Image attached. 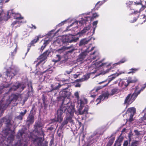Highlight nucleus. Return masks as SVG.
Instances as JSON below:
<instances>
[{"instance_id":"nucleus-1","label":"nucleus","mask_w":146,"mask_h":146,"mask_svg":"<svg viewBox=\"0 0 146 146\" xmlns=\"http://www.w3.org/2000/svg\"><path fill=\"white\" fill-rule=\"evenodd\" d=\"M74 96L77 99L78 104L80 105V108L78 110L79 114L81 115L88 114L89 110V106H86L84 110H82L84 105L88 103L87 100L84 98L79 99L80 97L78 92H76L75 93Z\"/></svg>"},{"instance_id":"nucleus-2","label":"nucleus","mask_w":146,"mask_h":146,"mask_svg":"<svg viewBox=\"0 0 146 146\" xmlns=\"http://www.w3.org/2000/svg\"><path fill=\"white\" fill-rule=\"evenodd\" d=\"M28 137L35 146H42L43 140L42 138L36 137L32 133Z\"/></svg>"},{"instance_id":"nucleus-3","label":"nucleus","mask_w":146,"mask_h":146,"mask_svg":"<svg viewBox=\"0 0 146 146\" xmlns=\"http://www.w3.org/2000/svg\"><path fill=\"white\" fill-rule=\"evenodd\" d=\"M62 38L64 45L70 43L76 42L79 39L78 38H76L72 35H66L63 36Z\"/></svg>"},{"instance_id":"nucleus-4","label":"nucleus","mask_w":146,"mask_h":146,"mask_svg":"<svg viewBox=\"0 0 146 146\" xmlns=\"http://www.w3.org/2000/svg\"><path fill=\"white\" fill-rule=\"evenodd\" d=\"M61 99H58V100L60 101ZM62 99V102L60 107V108L58 110L61 111L62 112V113L63 114L65 111L66 109V107L70 104L71 103L70 102L69 99L67 98H63Z\"/></svg>"},{"instance_id":"nucleus-5","label":"nucleus","mask_w":146,"mask_h":146,"mask_svg":"<svg viewBox=\"0 0 146 146\" xmlns=\"http://www.w3.org/2000/svg\"><path fill=\"white\" fill-rule=\"evenodd\" d=\"M127 113L129 116V118L127 119V121L129 122H131L134 121V119L133 117L136 113V109L134 107L129 108L126 112Z\"/></svg>"},{"instance_id":"nucleus-6","label":"nucleus","mask_w":146,"mask_h":146,"mask_svg":"<svg viewBox=\"0 0 146 146\" xmlns=\"http://www.w3.org/2000/svg\"><path fill=\"white\" fill-rule=\"evenodd\" d=\"M50 53V51L48 50H46L42 54L40 55L38 58V60H40L38 62L36 65V67L37 68L40 63L44 61L47 58L48 56Z\"/></svg>"},{"instance_id":"nucleus-7","label":"nucleus","mask_w":146,"mask_h":146,"mask_svg":"<svg viewBox=\"0 0 146 146\" xmlns=\"http://www.w3.org/2000/svg\"><path fill=\"white\" fill-rule=\"evenodd\" d=\"M137 96L134 92L132 94H128L125 99L124 104H131L135 100Z\"/></svg>"},{"instance_id":"nucleus-8","label":"nucleus","mask_w":146,"mask_h":146,"mask_svg":"<svg viewBox=\"0 0 146 146\" xmlns=\"http://www.w3.org/2000/svg\"><path fill=\"white\" fill-rule=\"evenodd\" d=\"M140 4L142 5V7L141 9H140V10L139 12L134 11V14L135 15L136 14H137V17H135L134 18L133 21V22H135L137 21V18H138L139 16L140 11H141L143 10L146 7V2L145 1H144V0H143V1H141L140 3L139 2L138 3H137V5H139Z\"/></svg>"},{"instance_id":"nucleus-9","label":"nucleus","mask_w":146,"mask_h":146,"mask_svg":"<svg viewBox=\"0 0 146 146\" xmlns=\"http://www.w3.org/2000/svg\"><path fill=\"white\" fill-rule=\"evenodd\" d=\"M60 110H57L56 114L57 116L55 117V119H53L51 120L52 123L58 122L59 123H61L63 120V114L62 113V112L60 111Z\"/></svg>"},{"instance_id":"nucleus-10","label":"nucleus","mask_w":146,"mask_h":146,"mask_svg":"<svg viewBox=\"0 0 146 146\" xmlns=\"http://www.w3.org/2000/svg\"><path fill=\"white\" fill-rule=\"evenodd\" d=\"M55 59L53 60V61L55 62H57L59 61L62 59L63 63L65 62L68 60V58L66 54H64L62 57L60 54H57L55 57Z\"/></svg>"},{"instance_id":"nucleus-11","label":"nucleus","mask_w":146,"mask_h":146,"mask_svg":"<svg viewBox=\"0 0 146 146\" xmlns=\"http://www.w3.org/2000/svg\"><path fill=\"white\" fill-rule=\"evenodd\" d=\"M99 16V15L96 13H95L92 14V17H90L89 16H86L84 17V19H82V21H80V23H81L82 24H84V22L88 21H91L94 20V18H96Z\"/></svg>"},{"instance_id":"nucleus-12","label":"nucleus","mask_w":146,"mask_h":146,"mask_svg":"<svg viewBox=\"0 0 146 146\" xmlns=\"http://www.w3.org/2000/svg\"><path fill=\"white\" fill-rule=\"evenodd\" d=\"M17 71L15 69L12 68H10V69L7 70L6 74L7 77H11V79L17 74Z\"/></svg>"},{"instance_id":"nucleus-13","label":"nucleus","mask_w":146,"mask_h":146,"mask_svg":"<svg viewBox=\"0 0 146 146\" xmlns=\"http://www.w3.org/2000/svg\"><path fill=\"white\" fill-rule=\"evenodd\" d=\"M119 80H120V82L118 83V85L120 87L126 88L130 83L129 80L127 79H121V78H119Z\"/></svg>"},{"instance_id":"nucleus-14","label":"nucleus","mask_w":146,"mask_h":146,"mask_svg":"<svg viewBox=\"0 0 146 146\" xmlns=\"http://www.w3.org/2000/svg\"><path fill=\"white\" fill-rule=\"evenodd\" d=\"M11 10L8 11L7 14H4V15L0 17V22L2 21H7L11 17Z\"/></svg>"},{"instance_id":"nucleus-15","label":"nucleus","mask_w":146,"mask_h":146,"mask_svg":"<svg viewBox=\"0 0 146 146\" xmlns=\"http://www.w3.org/2000/svg\"><path fill=\"white\" fill-rule=\"evenodd\" d=\"M34 116L32 114H29L26 120V124L28 127L30 126L34 122Z\"/></svg>"},{"instance_id":"nucleus-16","label":"nucleus","mask_w":146,"mask_h":146,"mask_svg":"<svg viewBox=\"0 0 146 146\" xmlns=\"http://www.w3.org/2000/svg\"><path fill=\"white\" fill-rule=\"evenodd\" d=\"M125 72H121L118 73L117 74H112L110 76H109V78H108V82L106 84L104 85L103 86L104 87H105L107 86L109 83H110L111 81L113 80L115 78H116L117 76H118L119 75L122 74H124Z\"/></svg>"},{"instance_id":"nucleus-17","label":"nucleus","mask_w":146,"mask_h":146,"mask_svg":"<svg viewBox=\"0 0 146 146\" xmlns=\"http://www.w3.org/2000/svg\"><path fill=\"white\" fill-rule=\"evenodd\" d=\"M66 109L64 112H66L67 113H68L71 114L75 111L74 106L72 105L71 103L66 106Z\"/></svg>"},{"instance_id":"nucleus-18","label":"nucleus","mask_w":146,"mask_h":146,"mask_svg":"<svg viewBox=\"0 0 146 146\" xmlns=\"http://www.w3.org/2000/svg\"><path fill=\"white\" fill-rule=\"evenodd\" d=\"M60 93V94H61V96L58 97V99L66 98L67 97H69L70 96V94L69 92L66 91L65 90L62 91H61Z\"/></svg>"},{"instance_id":"nucleus-19","label":"nucleus","mask_w":146,"mask_h":146,"mask_svg":"<svg viewBox=\"0 0 146 146\" xmlns=\"http://www.w3.org/2000/svg\"><path fill=\"white\" fill-rule=\"evenodd\" d=\"M35 126L36 127L35 130L36 132L40 135L44 136V131L41 128L39 130H38V128H40L42 126V124L40 123H37L36 125Z\"/></svg>"},{"instance_id":"nucleus-20","label":"nucleus","mask_w":146,"mask_h":146,"mask_svg":"<svg viewBox=\"0 0 146 146\" xmlns=\"http://www.w3.org/2000/svg\"><path fill=\"white\" fill-rule=\"evenodd\" d=\"M38 41V38L37 39L36 38H35V39L31 41L30 42L28 45L27 52L26 53V54H27L28 52L29 51L31 47V46H34V44L37 43Z\"/></svg>"},{"instance_id":"nucleus-21","label":"nucleus","mask_w":146,"mask_h":146,"mask_svg":"<svg viewBox=\"0 0 146 146\" xmlns=\"http://www.w3.org/2000/svg\"><path fill=\"white\" fill-rule=\"evenodd\" d=\"M11 17H13L14 19L21 20L23 19V17L21 16L20 14L15 13L13 9H11Z\"/></svg>"},{"instance_id":"nucleus-22","label":"nucleus","mask_w":146,"mask_h":146,"mask_svg":"<svg viewBox=\"0 0 146 146\" xmlns=\"http://www.w3.org/2000/svg\"><path fill=\"white\" fill-rule=\"evenodd\" d=\"M89 52H88L87 51L82 52L78 56V59L80 61L83 60L84 58H85L86 56Z\"/></svg>"},{"instance_id":"nucleus-23","label":"nucleus","mask_w":146,"mask_h":146,"mask_svg":"<svg viewBox=\"0 0 146 146\" xmlns=\"http://www.w3.org/2000/svg\"><path fill=\"white\" fill-rule=\"evenodd\" d=\"M18 98V95L15 94H12L10 96L9 99L7 100V103L9 104H10L11 102L13 100H17Z\"/></svg>"},{"instance_id":"nucleus-24","label":"nucleus","mask_w":146,"mask_h":146,"mask_svg":"<svg viewBox=\"0 0 146 146\" xmlns=\"http://www.w3.org/2000/svg\"><path fill=\"white\" fill-rule=\"evenodd\" d=\"M93 73H89L86 74L83 76V77L81 79L77 80L79 81L82 82L88 80L90 78L91 74H92Z\"/></svg>"},{"instance_id":"nucleus-25","label":"nucleus","mask_w":146,"mask_h":146,"mask_svg":"<svg viewBox=\"0 0 146 146\" xmlns=\"http://www.w3.org/2000/svg\"><path fill=\"white\" fill-rule=\"evenodd\" d=\"M61 86V85L59 83H56L55 84H52L50 86L51 89L50 90V92H51L54 90H58Z\"/></svg>"},{"instance_id":"nucleus-26","label":"nucleus","mask_w":146,"mask_h":146,"mask_svg":"<svg viewBox=\"0 0 146 146\" xmlns=\"http://www.w3.org/2000/svg\"><path fill=\"white\" fill-rule=\"evenodd\" d=\"M123 140V137L121 136L118 137L117 139L116 140L113 146L119 145L121 146V143L122 142Z\"/></svg>"},{"instance_id":"nucleus-27","label":"nucleus","mask_w":146,"mask_h":146,"mask_svg":"<svg viewBox=\"0 0 146 146\" xmlns=\"http://www.w3.org/2000/svg\"><path fill=\"white\" fill-rule=\"evenodd\" d=\"M71 46L69 47H66L63 46L61 48H60L57 50L56 51L57 52L60 53V54L63 53L65 50L71 48Z\"/></svg>"},{"instance_id":"nucleus-28","label":"nucleus","mask_w":146,"mask_h":146,"mask_svg":"<svg viewBox=\"0 0 146 146\" xmlns=\"http://www.w3.org/2000/svg\"><path fill=\"white\" fill-rule=\"evenodd\" d=\"M27 112V110H25L24 112H20L19 113V115L17 116L16 117V118L18 119L22 120L25 114H26Z\"/></svg>"},{"instance_id":"nucleus-29","label":"nucleus","mask_w":146,"mask_h":146,"mask_svg":"<svg viewBox=\"0 0 146 146\" xmlns=\"http://www.w3.org/2000/svg\"><path fill=\"white\" fill-rule=\"evenodd\" d=\"M49 40H44L43 45L39 49V50H40V52H42L46 46L49 44Z\"/></svg>"},{"instance_id":"nucleus-30","label":"nucleus","mask_w":146,"mask_h":146,"mask_svg":"<svg viewBox=\"0 0 146 146\" xmlns=\"http://www.w3.org/2000/svg\"><path fill=\"white\" fill-rule=\"evenodd\" d=\"M112 135L109 138V141L106 146H111L115 139V137H111Z\"/></svg>"},{"instance_id":"nucleus-31","label":"nucleus","mask_w":146,"mask_h":146,"mask_svg":"<svg viewBox=\"0 0 146 146\" xmlns=\"http://www.w3.org/2000/svg\"><path fill=\"white\" fill-rule=\"evenodd\" d=\"M89 40H87L86 39L84 38L82 39L80 41L79 46H83L88 43Z\"/></svg>"},{"instance_id":"nucleus-32","label":"nucleus","mask_w":146,"mask_h":146,"mask_svg":"<svg viewBox=\"0 0 146 146\" xmlns=\"http://www.w3.org/2000/svg\"><path fill=\"white\" fill-rule=\"evenodd\" d=\"M21 84L20 83H19L16 86H13L9 90L15 91L16 90L20 87L21 86Z\"/></svg>"},{"instance_id":"nucleus-33","label":"nucleus","mask_w":146,"mask_h":146,"mask_svg":"<svg viewBox=\"0 0 146 146\" xmlns=\"http://www.w3.org/2000/svg\"><path fill=\"white\" fill-rule=\"evenodd\" d=\"M64 121H65L66 123H67V124L68 122L72 123L73 122L72 117L70 116H66V119Z\"/></svg>"},{"instance_id":"nucleus-34","label":"nucleus","mask_w":146,"mask_h":146,"mask_svg":"<svg viewBox=\"0 0 146 146\" xmlns=\"http://www.w3.org/2000/svg\"><path fill=\"white\" fill-rule=\"evenodd\" d=\"M102 2L100 1L98 2L94 8L92 10V11H94L96 10H98L99 8L102 5Z\"/></svg>"},{"instance_id":"nucleus-35","label":"nucleus","mask_w":146,"mask_h":146,"mask_svg":"<svg viewBox=\"0 0 146 146\" xmlns=\"http://www.w3.org/2000/svg\"><path fill=\"white\" fill-rule=\"evenodd\" d=\"M94 54H95V55L94 56L92 57V59L93 60L96 59L98 57L99 53L97 50L95 51L92 53L90 54V55H91Z\"/></svg>"},{"instance_id":"nucleus-36","label":"nucleus","mask_w":146,"mask_h":146,"mask_svg":"<svg viewBox=\"0 0 146 146\" xmlns=\"http://www.w3.org/2000/svg\"><path fill=\"white\" fill-rule=\"evenodd\" d=\"M24 133V131L23 129L19 130L18 133L17 137L20 138H22V136L23 134Z\"/></svg>"},{"instance_id":"nucleus-37","label":"nucleus","mask_w":146,"mask_h":146,"mask_svg":"<svg viewBox=\"0 0 146 146\" xmlns=\"http://www.w3.org/2000/svg\"><path fill=\"white\" fill-rule=\"evenodd\" d=\"M56 43L58 44V46H61L63 44L64 45V43L63 42V40L62 38L60 39L59 38L57 39L56 41Z\"/></svg>"},{"instance_id":"nucleus-38","label":"nucleus","mask_w":146,"mask_h":146,"mask_svg":"<svg viewBox=\"0 0 146 146\" xmlns=\"http://www.w3.org/2000/svg\"><path fill=\"white\" fill-rule=\"evenodd\" d=\"M146 87V86H145V85L144 84L142 86L141 88L138 91H137L136 92H135V94H136L137 96L138 95L140 94V92H142L143 90Z\"/></svg>"},{"instance_id":"nucleus-39","label":"nucleus","mask_w":146,"mask_h":146,"mask_svg":"<svg viewBox=\"0 0 146 146\" xmlns=\"http://www.w3.org/2000/svg\"><path fill=\"white\" fill-rule=\"evenodd\" d=\"M119 91V89L117 88H113L111 90V95H113L118 93Z\"/></svg>"},{"instance_id":"nucleus-40","label":"nucleus","mask_w":146,"mask_h":146,"mask_svg":"<svg viewBox=\"0 0 146 146\" xmlns=\"http://www.w3.org/2000/svg\"><path fill=\"white\" fill-rule=\"evenodd\" d=\"M90 29V27L88 26L84 27V29L81 31L80 32V33L81 34H84L85 33L87 32L88 30Z\"/></svg>"},{"instance_id":"nucleus-41","label":"nucleus","mask_w":146,"mask_h":146,"mask_svg":"<svg viewBox=\"0 0 146 146\" xmlns=\"http://www.w3.org/2000/svg\"><path fill=\"white\" fill-rule=\"evenodd\" d=\"M56 127V124L54 123H53L52 125L47 128V130L50 131H52L54 129H55Z\"/></svg>"},{"instance_id":"nucleus-42","label":"nucleus","mask_w":146,"mask_h":146,"mask_svg":"<svg viewBox=\"0 0 146 146\" xmlns=\"http://www.w3.org/2000/svg\"><path fill=\"white\" fill-rule=\"evenodd\" d=\"M140 21L141 23L142 24L143 23H144L146 20V18L145 16L144 15H142L141 16V18H140Z\"/></svg>"},{"instance_id":"nucleus-43","label":"nucleus","mask_w":146,"mask_h":146,"mask_svg":"<svg viewBox=\"0 0 146 146\" xmlns=\"http://www.w3.org/2000/svg\"><path fill=\"white\" fill-rule=\"evenodd\" d=\"M138 70V69L135 68H132L129 70L130 71L128 72L127 74H128L131 73L133 74V73H135Z\"/></svg>"},{"instance_id":"nucleus-44","label":"nucleus","mask_w":146,"mask_h":146,"mask_svg":"<svg viewBox=\"0 0 146 146\" xmlns=\"http://www.w3.org/2000/svg\"><path fill=\"white\" fill-rule=\"evenodd\" d=\"M6 125V129L8 131H11V126L12 125L11 124V123H5Z\"/></svg>"},{"instance_id":"nucleus-45","label":"nucleus","mask_w":146,"mask_h":146,"mask_svg":"<svg viewBox=\"0 0 146 146\" xmlns=\"http://www.w3.org/2000/svg\"><path fill=\"white\" fill-rule=\"evenodd\" d=\"M139 144V141H135L131 143V145L129 146H137Z\"/></svg>"},{"instance_id":"nucleus-46","label":"nucleus","mask_w":146,"mask_h":146,"mask_svg":"<svg viewBox=\"0 0 146 146\" xmlns=\"http://www.w3.org/2000/svg\"><path fill=\"white\" fill-rule=\"evenodd\" d=\"M44 73H46L48 74H50L52 72L53 70L51 68H49L48 69H47L46 70L44 71Z\"/></svg>"},{"instance_id":"nucleus-47","label":"nucleus","mask_w":146,"mask_h":146,"mask_svg":"<svg viewBox=\"0 0 146 146\" xmlns=\"http://www.w3.org/2000/svg\"><path fill=\"white\" fill-rule=\"evenodd\" d=\"M127 61V59L124 57L121 59L117 63V64H120L121 63H124Z\"/></svg>"},{"instance_id":"nucleus-48","label":"nucleus","mask_w":146,"mask_h":146,"mask_svg":"<svg viewBox=\"0 0 146 146\" xmlns=\"http://www.w3.org/2000/svg\"><path fill=\"white\" fill-rule=\"evenodd\" d=\"M146 119V118L145 117V114L142 117H141L139 119V123H142V122Z\"/></svg>"},{"instance_id":"nucleus-49","label":"nucleus","mask_w":146,"mask_h":146,"mask_svg":"<svg viewBox=\"0 0 146 146\" xmlns=\"http://www.w3.org/2000/svg\"><path fill=\"white\" fill-rule=\"evenodd\" d=\"M106 97L108 98V96L107 95H104V94H102L98 98L102 100H104Z\"/></svg>"},{"instance_id":"nucleus-50","label":"nucleus","mask_w":146,"mask_h":146,"mask_svg":"<svg viewBox=\"0 0 146 146\" xmlns=\"http://www.w3.org/2000/svg\"><path fill=\"white\" fill-rule=\"evenodd\" d=\"M57 133L59 137H60L62 136V137H63L62 135L63 132L62 130H59V129H58L57 131Z\"/></svg>"},{"instance_id":"nucleus-51","label":"nucleus","mask_w":146,"mask_h":146,"mask_svg":"<svg viewBox=\"0 0 146 146\" xmlns=\"http://www.w3.org/2000/svg\"><path fill=\"white\" fill-rule=\"evenodd\" d=\"M67 124V123H66L65 121H63V122L61 124L60 126V127L58 129L60 130H62V129L64 127V126Z\"/></svg>"},{"instance_id":"nucleus-52","label":"nucleus","mask_w":146,"mask_h":146,"mask_svg":"<svg viewBox=\"0 0 146 146\" xmlns=\"http://www.w3.org/2000/svg\"><path fill=\"white\" fill-rule=\"evenodd\" d=\"M21 21H16L14 22H13L11 24V25L13 27L14 26L16 25L17 24H20L22 23Z\"/></svg>"},{"instance_id":"nucleus-53","label":"nucleus","mask_w":146,"mask_h":146,"mask_svg":"<svg viewBox=\"0 0 146 146\" xmlns=\"http://www.w3.org/2000/svg\"><path fill=\"white\" fill-rule=\"evenodd\" d=\"M116 69V68H109L106 70L105 73H107L108 72H110L114 71L115 69Z\"/></svg>"},{"instance_id":"nucleus-54","label":"nucleus","mask_w":146,"mask_h":146,"mask_svg":"<svg viewBox=\"0 0 146 146\" xmlns=\"http://www.w3.org/2000/svg\"><path fill=\"white\" fill-rule=\"evenodd\" d=\"M129 80V82H130V83H135L137 82L138 81V79L135 77H134L133 79Z\"/></svg>"},{"instance_id":"nucleus-55","label":"nucleus","mask_w":146,"mask_h":146,"mask_svg":"<svg viewBox=\"0 0 146 146\" xmlns=\"http://www.w3.org/2000/svg\"><path fill=\"white\" fill-rule=\"evenodd\" d=\"M3 120L4 121V122H5V123H11V120L9 119L6 118L5 117H3Z\"/></svg>"},{"instance_id":"nucleus-56","label":"nucleus","mask_w":146,"mask_h":146,"mask_svg":"<svg viewBox=\"0 0 146 146\" xmlns=\"http://www.w3.org/2000/svg\"><path fill=\"white\" fill-rule=\"evenodd\" d=\"M103 64L101 61L97 62L96 64V66L98 68L101 67L103 66Z\"/></svg>"},{"instance_id":"nucleus-57","label":"nucleus","mask_w":146,"mask_h":146,"mask_svg":"<svg viewBox=\"0 0 146 146\" xmlns=\"http://www.w3.org/2000/svg\"><path fill=\"white\" fill-rule=\"evenodd\" d=\"M134 132L136 136H138L141 135L140 131H139L137 129L134 130Z\"/></svg>"},{"instance_id":"nucleus-58","label":"nucleus","mask_w":146,"mask_h":146,"mask_svg":"<svg viewBox=\"0 0 146 146\" xmlns=\"http://www.w3.org/2000/svg\"><path fill=\"white\" fill-rule=\"evenodd\" d=\"M46 97L44 96V95L43 94L42 95V103H44L45 102H46Z\"/></svg>"},{"instance_id":"nucleus-59","label":"nucleus","mask_w":146,"mask_h":146,"mask_svg":"<svg viewBox=\"0 0 146 146\" xmlns=\"http://www.w3.org/2000/svg\"><path fill=\"white\" fill-rule=\"evenodd\" d=\"M44 73V71L43 72L40 71H36L35 74L38 76H40L42 75Z\"/></svg>"},{"instance_id":"nucleus-60","label":"nucleus","mask_w":146,"mask_h":146,"mask_svg":"<svg viewBox=\"0 0 146 146\" xmlns=\"http://www.w3.org/2000/svg\"><path fill=\"white\" fill-rule=\"evenodd\" d=\"M14 136L13 134H11L8 137V139L10 140L11 141H12L14 139Z\"/></svg>"},{"instance_id":"nucleus-61","label":"nucleus","mask_w":146,"mask_h":146,"mask_svg":"<svg viewBox=\"0 0 146 146\" xmlns=\"http://www.w3.org/2000/svg\"><path fill=\"white\" fill-rule=\"evenodd\" d=\"M133 136V133L131 131H130L129 134H128V138L129 139V141H131V137H132Z\"/></svg>"},{"instance_id":"nucleus-62","label":"nucleus","mask_w":146,"mask_h":146,"mask_svg":"<svg viewBox=\"0 0 146 146\" xmlns=\"http://www.w3.org/2000/svg\"><path fill=\"white\" fill-rule=\"evenodd\" d=\"M16 49L15 48L14 49V51L13 52H11V56L12 57H13V56H14L15 55V54L16 53Z\"/></svg>"},{"instance_id":"nucleus-63","label":"nucleus","mask_w":146,"mask_h":146,"mask_svg":"<svg viewBox=\"0 0 146 146\" xmlns=\"http://www.w3.org/2000/svg\"><path fill=\"white\" fill-rule=\"evenodd\" d=\"M10 0H0V3L3 4L4 2L7 3Z\"/></svg>"},{"instance_id":"nucleus-64","label":"nucleus","mask_w":146,"mask_h":146,"mask_svg":"<svg viewBox=\"0 0 146 146\" xmlns=\"http://www.w3.org/2000/svg\"><path fill=\"white\" fill-rule=\"evenodd\" d=\"M128 142L127 141H125L123 144V146H127L128 144Z\"/></svg>"}]
</instances>
